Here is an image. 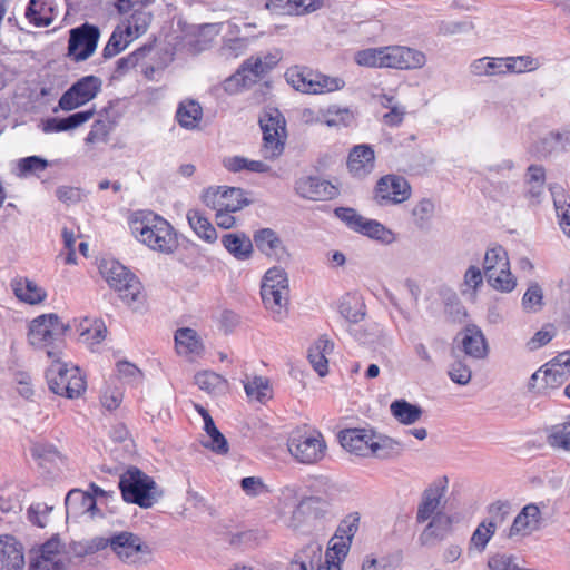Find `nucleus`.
I'll return each instance as SVG.
<instances>
[{"mask_svg":"<svg viewBox=\"0 0 570 570\" xmlns=\"http://www.w3.org/2000/svg\"><path fill=\"white\" fill-rule=\"evenodd\" d=\"M444 493L445 487L440 484H433L423 492L416 513V521L419 523L433 519L436 513H440L439 508Z\"/></svg>","mask_w":570,"mask_h":570,"instance_id":"a878e982","label":"nucleus"},{"mask_svg":"<svg viewBox=\"0 0 570 570\" xmlns=\"http://www.w3.org/2000/svg\"><path fill=\"white\" fill-rule=\"evenodd\" d=\"M222 243L228 253L239 261L249 258L253 253V243L250 238L243 233L225 234L222 238Z\"/></svg>","mask_w":570,"mask_h":570,"instance_id":"72a5a7b5","label":"nucleus"},{"mask_svg":"<svg viewBox=\"0 0 570 570\" xmlns=\"http://www.w3.org/2000/svg\"><path fill=\"white\" fill-rule=\"evenodd\" d=\"M542 521L541 509L535 503H529L522 508L509 529V538L529 535L540 529Z\"/></svg>","mask_w":570,"mask_h":570,"instance_id":"a211bd4d","label":"nucleus"},{"mask_svg":"<svg viewBox=\"0 0 570 570\" xmlns=\"http://www.w3.org/2000/svg\"><path fill=\"white\" fill-rule=\"evenodd\" d=\"M543 304V292L538 283L531 284L522 297V306L527 312H538Z\"/></svg>","mask_w":570,"mask_h":570,"instance_id":"338daca9","label":"nucleus"},{"mask_svg":"<svg viewBox=\"0 0 570 570\" xmlns=\"http://www.w3.org/2000/svg\"><path fill=\"white\" fill-rule=\"evenodd\" d=\"M100 32L95 26L85 23L70 31L68 51L77 61L86 60L96 50Z\"/></svg>","mask_w":570,"mask_h":570,"instance_id":"ddd939ff","label":"nucleus"},{"mask_svg":"<svg viewBox=\"0 0 570 570\" xmlns=\"http://www.w3.org/2000/svg\"><path fill=\"white\" fill-rule=\"evenodd\" d=\"M203 117L200 105L193 99L181 101L176 111L178 124L186 129H195Z\"/></svg>","mask_w":570,"mask_h":570,"instance_id":"c9c22d12","label":"nucleus"},{"mask_svg":"<svg viewBox=\"0 0 570 570\" xmlns=\"http://www.w3.org/2000/svg\"><path fill=\"white\" fill-rule=\"evenodd\" d=\"M102 81L96 76H86L76 81L59 99V107L70 111L92 100L101 90Z\"/></svg>","mask_w":570,"mask_h":570,"instance_id":"1a4fd4ad","label":"nucleus"},{"mask_svg":"<svg viewBox=\"0 0 570 570\" xmlns=\"http://www.w3.org/2000/svg\"><path fill=\"white\" fill-rule=\"evenodd\" d=\"M507 73H521L538 68V62L530 56L503 57Z\"/></svg>","mask_w":570,"mask_h":570,"instance_id":"0e129e2a","label":"nucleus"},{"mask_svg":"<svg viewBox=\"0 0 570 570\" xmlns=\"http://www.w3.org/2000/svg\"><path fill=\"white\" fill-rule=\"evenodd\" d=\"M344 86L345 82L342 78L314 73L312 87H309V89L312 90L313 95H320L340 90Z\"/></svg>","mask_w":570,"mask_h":570,"instance_id":"5fc2aeb1","label":"nucleus"},{"mask_svg":"<svg viewBox=\"0 0 570 570\" xmlns=\"http://www.w3.org/2000/svg\"><path fill=\"white\" fill-rule=\"evenodd\" d=\"M412 194L409 181L397 175H386L376 184L375 199L380 205L402 204L406 202Z\"/></svg>","mask_w":570,"mask_h":570,"instance_id":"9b49d317","label":"nucleus"},{"mask_svg":"<svg viewBox=\"0 0 570 570\" xmlns=\"http://www.w3.org/2000/svg\"><path fill=\"white\" fill-rule=\"evenodd\" d=\"M554 207L561 230L570 237V203H567L563 194L554 197Z\"/></svg>","mask_w":570,"mask_h":570,"instance_id":"774afa93","label":"nucleus"},{"mask_svg":"<svg viewBox=\"0 0 570 570\" xmlns=\"http://www.w3.org/2000/svg\"><path fill=\"white\" fill-rule=\"evenodd\" d=\"M94 116V110L75 112L67 118H49L43 124L45 132H59L75 129L87 122Z\"/></svg>","mask_w":570,"mask_h":570,"instance_id":"2f4dec72","label":"nucleus"},{"mask_svg":"<svg viewBox=\"0 0 570 570\" xmlns=\"http://www.w3.org/2000/svg\"><path fill=\"white\" fill-rule=\"evenodd\" d=\"M470 70L474 76H502L507 75L504 58L483 57L474 60Z\"/></svg>","mask_w":570,"mask_h":570,"instance_id":"ea45409f","label":"nucleus"},{"mask_svg":"<svg viewBox=\"0 0 570 570\" xmlns=\"http://www.w3.org/2000/svg\"><path fill=\"white\" fill-rule=\"evenodd\" d=\"M68 515L79 517L85 513L94 514L96 509L95 498L79 489L70 490L65 500Z\"/></svg>","mask_w":570,"mask_h":570,"instance_id":"bb28decb","label":"nucleus"},{"mask_svg":"<svg viewBox=\"0 0 570 570\" xmlns=\"http://www.w3.org/2000/svg\"><path fill=\"white\" fill-rule=\"evenodd\" d=\"M51 9L41 0H30L26 18L36 27H48L52 22Z\"/></svg>","mask_w":570,"mask_h":570,"instance_id":"a18cd8bd","label":"nucleus"},{"mask_svg":"<svg viewBox=\"0 0 570 570\" xmlns=\"http://www.w3.org/2000/svg\"><path fill=\"white\" fill-rule=\"evenodd\" d=\"M323 505H326V503L320 498H307L293 509L291 515L284 522L293 531L304 532L308 523V515L314 513L315 517H318V511Z\"/></svg>","mask_w":570,"mask_h":570,"instance_id":"5701e85b","label":"nucleus"},{"mask_svg":"<svg viewBox=\"0 0 570 570\" xmlns=\"http://www.w3.org/2000/svg\"><path fill=\"white\" fill-rule=\"evenodd\" d=\"M176 351L180 355H198L203 351V343L197 332L189 327L178 328L175 333Z\"/></svg>","mask_w":570,"mask_h":570,"instance_id":"473e14b6","label":"nucleus"},{"mask_svg":"<svg viewBox=\"0 0 570 570\" xmlns=\"http://www.w3.org/2000/svg\"><path fill=\"white\" fill-rule=\"evenodd\" d=\"M510 509L509 503L498 501L490 507V513L493 515V520L489 522H482L478 525L471 537V546L476 548L479 551H483L495 533L497 522H503L505 515Z\"/></svg>","mask_w":570,"mask_h":570,"instance_id":"2eb2a0df","label":"nucleus"},{"mask_svg":"<svg viewBox=\"0 0 570 570\" xmlns=\"http://www.w3.org/2000/svg\"><path fill=\"white\" fill-rule=\"evenodd\" d=\"M85 323L88 325H81L80 338L92 348L105 340L107 328L101 321H95L92 324H89V321L85 320Z\"/></svg>","mask_w":570,"mask_h":570,"instance_id":"603ef678","label":"nucleus"},{"mask_svg":"<svg viewBox=\"0 0 570 570\" xmlns=\"http://www.w3.org/2000/svg\"><path fill=\"white\" fill-rule=\"evenodd\" d=\"M100 273L109 286L118 292L120 299L132 309H139L145 302L142 285L124 265L116 261H106Z\"/></svg>","mask_w":570,"mask_h":570,"instance_id":"7ed1b4c3","label":"nucleus"},{"mask_svg":"<svg viewBox=\"0 0 570 570\" xmlns=\"http://www.w3.org/2000/svg\"><path fill=\"white\" fill-rule=\"evenodd\" d=\"M548 443L554 449L570 452V415L564 423L552 429L548 435Z\"/></svg>","mask_w":570,"mask_h":570,"instance_id":"13d9d810","label":"nucleus"},{"mask_svg":"<svg viewBox=\"0 0 570 570\" xmlns=\"http://www.w3.org/2000/svg\"><path fill=\"white\" fill-rule=\"evenodd\" d=\"M458 347L469 357L482 360L488 355V344L476 325H468L458 334Z\"/></svg>","mask_w":570,"mask_h":570,"instance_id":"f3484780","label":"nucleus"},{"mask_svg":"<svg viewBox=\"0 0 570 570\" xmlns=\"http://www.w3.org/2000/svg\"><path fill=\"white\" fill-rule=\"evenodd\" d=\"M99 547L110 548L126 564L141 563L151 553L150 547L138 534L129 531H120L107 539H101Z\"/></svg>","mask_w":570,"mask_h":570,"instance_id":"0eeeda50","label":"nucleus"},{"mask_svg":"<svg viewBox=\"0 0 570 570\" xmlns=\"http://www.w3.org/2000/svg\"><path fill=\"white\" fill-rule=\"evenodd\" d=\"M333 351V343L326 337H320L308 350V360L320 376L328 372L327 355Z\"/></svg>","mask_w":570,"mask_h":570,"instance_id":"c85d7f7f","label":"nucleus"},{"mask_svg":"<svg viewBox=\"0 0 570 570\" xmlns=\"http://www.w3.org/2000/svg\"><path fill=\"white\" fill-rule=\"evenodd\" d=\"M49 389L57 395L68 399L81 396L87 389L85 376L79 367H68L66 363L60 362V356L53 360L52 365L47 371Z\"/></svg>","mask_w":570,"mask_h":570,"instance_id":"423d86ee","label":"nucleus"},{"mask_svg":"<svg viewBox=\"0 0 570 570\" xmlns=\"http://www.w3.org/2000/svg\"><path fill=\"white\" fill-rule=\"evenodd\" d=\"M119 489L126 502L144 509L153 507L163 495L154 479L136 466L128 468L120 475Z\"/></svg>","mask_w":570,"mask_h":570,"instance_id":"20e7f679","label":"nucleus"},{"mask_svg":"<svg viewBox=\"0 0 570 570\" xmlns=\"http://www.w3.org/2000/svg\"><path fill=\"white\" fill-rule=\"evenodd\" d=\"M340 313L350 326H356L365 316V305L357 297H346L340 304Z\"/></svg>","mask_w":570,"mask_h":570,"instance_id":"de8ad7c7","label":"nucleus"},{"mask_svg":"<svg viewBox=\"0 0 570 570\" xmlns=\"http://www.w3.org/2000/svg\"><path fill=\"white\" fill-rule=\"evenodd\" d=\"M324 124L328 127L348 126L354 115L348 108H341L337 106H331L324 114Z\"/></svg>","mask_w":570,"mask_h":570,"instance_id":"052dcab7","label":"nucleus"},{"mask_svg":"<svg viewBox=\"0 0 570 570\" xmlns=\"http://www.w3.org/2000/svg\"><path fill=\"white\" fill-rule=\"evenodd\" d=\"M132 40L134 39L131 37L126 36V33L122 30V27L118 26L111 33L109 41L102 50L104 58L109 59L115 57L116 55L125 50Z\"/></svg>","mask_w":570,"mask_h":570,"instance_id":"864d4df0","label":"nucleus"},{"mask_svg":"<svg viewBox=\"0 0 570 570\" xmlns=\"http://www.w3.org/2000/svg\"><path fill=\"white\" fill-rule=\"evenodd\" d=\"M357 233H361L370 238L390 243L393 239V233L377 220L365 218L361 223Z\"/></svg>","mask_w":570,"mask_h":570,"instance_id":"3c124183","label":"nucleus"},{"mask_svg":"<svg viewBox=\"0 0 570 570\" xmlns=\"http://www.w3.org/2000/svg\"><path fill=\"white\" fill-rule=\"evenodd\" d=\"M360 525V514L358 512H352L347 514L340 523L336 529L334 539L346 540L352 543V540L355 533L358 530Z\"/></svg>","mask_w":570,"mask_h":570,"instance_id":"e2e57ef3","label":"nucleus"},{"mask_svg":"<svg viewBox=\"0 0 570 570\" xmlns=\"http://www.w3.org/2000/svg\"><path fill=\"white\" fill-rule=\"evenodd\" d=\"M348 332L357 342L373 350H377L391 343L383 327L376 323L348 326Z\"/></svg>","mask_w":570,"mask_h":570,"instance_id":"b1692460","label":"nucleus"},{"mask_svg":"<svg viewBox=\"0 0 570 570\" xmlns=\"http://www.w3.org/2000/svg\"><path fill=\"white\" fill-rule=\"evenodd\" d=\"M331 547L325 554V562L317 567V570H342L341 563L346 558L351 543L342 539H332Z\"/></svg>","mask_w":570,"mask_h":570,"instance_id":"e433bc0d","label":"nucleus"},{"mask_svg":"<svg viewBox=\"0 0 570 570\" xmlns=\"http://www.w3.org/2000/svg\"><path fill=\"white\" fill-rule=\"evenodd\" d=\"M485 278L491 287L500 292H511L517 285L510 271V264H507V268L490 269Z\"/></svg>","mask_w":570,"mask_h":570,"instance_id":"c03bdc74","label":"nucleus"},{"mask_svg":"<svg viewBox=\"0 0 570 570\" xmlns=\"http://www.w3.org/2000/svg\"><path fill=\"white\" fill-rule=\"evenodd\" d=\"M286 445L291 456L297 463L305 465L317 464L327 454V443L324 435L313 429H295L288 435Z\"/></svg>","mask_w":570,"mask_h":570,"instance_id":"39448f33","label":"nucleus"},{"mask_svg":"<svg viewBox=\"0 0 570 570\" xmlns=\"http://www.w3.org/2000/svg\"><path fill=\"white\" fill-rule=\"evenodd\" d=\"M341 445L358 456H371L375 433L365 429H346L340 432Z\"/></svg>","mask_w":570,"mask_h":570,"instance_id":"dca6fc26","label":"nucleus"},{"mask_svg":"<svg viewBox=\"0 0 570 570\" xmlns=\"http://www.w3.org/2000/svg\"><path fill=\"white\" fill-rule=\"evenodd\" d=\"M69 559L59 539L52 538L45 542L39 554L31 560L29 570H66Z\"/></svg>","mask_w":570,"mask_h":570,"instance_id":"f8f14e48","label":"nucleus"},{"mask_svg":"<svg viewBox=\"0 0 570 570\" xmlns=\"http://www.w3.org/2000/svg\"><path fill=\"white\" fill-rule=\"evenodd\" d=\"M294 190L298 197L312 202L331 200L338 195V189L331 181L312 175L298 177Z\"/></svg>","mask_w":570,"mask_h":570,"instance_id":"9d476101","label":"nucleus"},{"mask_svg":"<svg viewBox=\"0 0 570 570\" xmlns=\"http://www.w3.org/2000/svg\"><path fill=\"white\" fill-rule=\"evenodd\" d=\"M204 422V430L207 433L209 441L204 443V446L210 449L217 454H226L228 452V443L226 438L216 428L214 420L210 415H206Z\"/></svg>","mask_w":570,"mask_h":570,"instance_id":"49530a36","label":"nucleus"},{"mask_svg":"<svg viewBox=\"0 0 570 570\" xmlns=\"http://www.w3.org/2000/svg\"><path fill=\"white\" fill-rule=\"evenodd\" d=\"M288 295L286 291L261 288L263 303L276 321H282L287 314Z\"/></svg>","mask_w":570,"mask_h":570,"instance_id":"7c9ffc66","label":"nucleus"},{"mask_svg":"<svg viewBox=\"0 0 570 570\" xmlns=\"http://www.w3.org/2000/svg\"><path fill=\"white\" fill-rule=\"evenodd\" d=\"M267 67L261 58H250L242 65V68L237 71L233 79L238 80V77H242L244 81L246 79L254 81L257 77L265 73Z\"/></svg>","mask_w":570,"mask_h":570,"instance_id":"680f3d73","label":"nucleus"},{"mask_svg":"<svg viewBox=\"0 0 570 570\" xmlns=\"http://www.w3.org/2000/svg\"><path fill=\"white\" fill-rule=\"evenodd\" d=\"M253 242L259 252L278 262L285 261L289 256L282 238L272 228L256 230L253 235Z\"/></svg>","mask_w":570,"mask_h":570,"instance_id":"6ab92c4d","label":"nucleus"},{"mask_svg":"<svg viewBox=\"0 0 570 570\" xmlns=\"http://www.w3.org/2000/svg\"><path fill=\"white\" fill-rule=\"evenodd\" d=\"M569 376L553 361L548 362L534 372L529 381L530 390L546 391L559 387Z\"/></svg>","mask_w":570,"mask_h":570,"instance_id":"412c9836","label":"nucleus"},{"mask_svg":"<svg viewBox=\"0 0 570 570\" xmlns=\"http://www.w3.org/2000/svg\"><path fill=\"white\" fill-rule=\"evenodd\" d=\"M195 384L208 394H220L226 390L227 381L212 371H203L195 375Z\"/></svg>","mask_w":570,"mask_h":570,"instance_id":"79ce46f5","label":"nucleus"},{"mask_svg":"<svg viewBox=\"0 0 570 570\" xmlns=\"http://www.w3.org/2000/svg\"><path fill=\"white\" fill-rule=\"evenodd\" d=\"M263 131L262 154L265 159H275L284 150L286 127L283 115L277 109H268L259 118Z\"/></svg>","mask_w":570,"mask_h":570,"instance_id":"6e6552de","label":"nucleus"},{"mask_svg":"<svg viewBox=\"0 0 570 570\" xmlns=\"http://www.w3.org/2000/svg\"><path fill=\"white\" fill-rule=\"evenodd\" d=\"M507 264H510L507 250L500 246H493L485 252L483 271L484 276L489 274L490 269L507 268Z\"/></svg>","mask_w":570,"mask_h":570,"instance_id":"4d7b16f0","label":"nucleus"},{"mask_svg":"<svg viewBox=\"0 0 570 570\" xmlns=\"http://www.w3.org/2000/svg\"><path fill=\"white\" fill-rule=\"evenodd\" d=\"M244 389L249 399L261 403H265L267 400L272 399V387L267 377L253 376L252 379H247L244 382Z\"/></svg>","mask_w":570,"mask_h":570,"instance_id":"a19ab883","label":"nucleus"},{"mask_svg":"<svg viewBox=\"0 0 570 570\" xmlns=\"http://www.w3.org/2000/svg\"><path fill=\"white\" fill-rule=\"evenodd\" d=\"M10 287L16 298L28 305H39L47 298L46 289L28 277L17 276L12 278Z\"/></svg>","mask_w":570,"mask_h":570,"instance_id":"4be33fe9","label":"nucleus"},{"mask_svg":"<svg viewBox=\"0 0 570 570\" xmlns=\"http://www.w3.org/2000/svg\"><path fill=\"white\" fill-rule=\"evenodd\" d=\"M222 197L224 205L222 204L219 210L238 212L247 204L240 188L223 187Z\"/></svg>","mask_w":570,"mask_h":570,"instance_id":"bf43d9fd","label":"nucleus"},{"mask_svg":"<svg viewBox=\"0 0 570 570\" xmlns=\"http://www.w3.org/2000/svg\"><path fill=\"white\" fill-rule=\"evenodd\" d=\"M68 325L57 314H42L33 318L28 328V342L36 350L45 351L49 358L61 354L63 336Z\"/></svg>","mask_w":570,"mask_h":570,"instance_id":"f03ea898","label":"nucleus"},{"mask_svg":"<svg viewBox=\"0 0 570 570\" xmlns=\"http://www.w3.org/2000/svg\"><path fill=\"white\" fill-rule=\"evenodd\" d=\"M24 550L12 535H0V570H24Z\"/></svg>","mask_w":570,"mask_h":570,"instance_id":"aec40b11","label":"nucleus"},{"mask_svg":"<svg viewBox=\"0 0 570 570\" xmlns=\"http://www.w3.org/2000/svg\"><path fill=\"white\" fill-rule=\"evenodd\" d=\"M403 445L401 442L382 435L375 434V441L371 451V456H375L382 460L397 458L403 452Z\"/></svg>","mask_w":570,"mask_h":570,"instance_id":"58836bf2","label":"nucleus"},{"mask_svg":"<svg viewBox=\"0 0 570 570\" xmlns=\"http://www.w3.org/2000/svg\"><path fill=\"white\" fill-rule=\"evenodd\" d=\"M261 288L289 292L287 273L281 267L269 268L263 277Z\"/></svg>","mask_w":570,"mask_h":570,"instance_id":"6e6d98bb","label":"nucleus"},{"mask_svg":"<svg viewBox=\"0 0 570 570\" xmlns=\"http://www.w3.org/2000/svg\"><path fill=\"white\" fill-rule=\"evenodd\" d=\"M48 167V161L39 156H29L18 160L17 176L27 177L28 175L43 171Z\"/></svg>","mask_w":570,"mask_h":570,"instance_id":"69168bd1","label":"nucleus"},{"mask_svg":"<svg viewBox=\"0 0 570 570\" xmlns=\"http://www.w3.org/2000/svg\"><path fill=\"white\" fill-rule=\"evenodd\" d=\"M390 411L394 419L404 425L414 424L423 414L419 405L411 404L403 399L393 401L390 405Z\"/></svg>","mask_w":570,"mask_h":570,"instance_id":"4c0bfd02","label":"nucleus"},{"mask_svg":"<svg viewBox=\"0 0 570 570\" xmlns=\"http://www.w3.org/2000/svg\"><path fill=\"white\" fill-rule=\"evenodd\" d=\"M314 73L312 71L303 70L298 67H292L285 72L287 82L297 91L305 94H312L309 87H312Z\"/></svg>","mask_w":570,"mask_h":570,"instance_id":"8fccbe9b","label":"nucleus"},{"mask_svg":"<svg viewBox=\"0 0 570 570\" xmlns=\"http://www.w3.org/2000/svg\"><path fill=\"white\" fill-rule=\"evenodd\" d=\"M425 63L423 52L401 46L382 47V68L414 69Z\"/></svg>","mask_w":570,"mask_h":570,"instance_id":"4468645a","label":"nucleus"},{"mask_svg":"<svg viewBox=\"0 0 570 570\" xmlns=\"http://www.w3.org/2000/svg\"><path fill=\"white\" fill-rule=\"evenodd\" d=\"M129 13V17L125 19L120 27H122L127 37L137 39L147 31L153 16L145 7H137Z\"/></svg>","mask_w":570,"mask_h":570,"instance_id":"cd10ccee","label":"nucleus"},{"mask_svg":"<svg viewBox=\"0 0 570 570\" xmlns=\"http://www.w3.org/2000/svg\"><path fill=\"white\" fill-rule=\"evenodd\" d=\"M374 150L368 145H357L350 151L347 168L354 177L367 176L374 169Z\"/></svg>","mask_w":570,"mask_h":570,"instance_id":"393cba45","label":"nucleus"},{"mask_svg":"<svg viewBox=\"0 0 570 570\" xmlns=\"http://www.w3.org/2000/svg\"><path fill=\"white\" fill-rule=\"evenodd\" d=\"M129 226L135 238L153 250L171 254L178 246L174 227L161 216L139 210L132 214Z\"/></svg>","mask_w":570,"mask_h":570,"instance_id":"f257e3e1","label":"nucleus"},{"mask_svg":"<svg viewBox=\"0 0 570 570\" xmlns=\"http://www.w3.org/2000/svg\"><path fill=\"white\" fill-rule=\"evenodd\" d=\"M187 220L195 234L206 243L213 244L217 239V232L209 219L198 208L187 212Z\"/></svg>","mask_w":570,"mask_h":570,"instance_id":"c756f323","label":"nucleus"},{"mask_svg":"<svg viewBox=\"0 0 570 570\" xmlns=\"http://www.w3.org/2000/svg\"><path fill=\"white\" fill-rule=\"evenodd\" d=\"M452 528V520L445 513H436L420 535L422 544L431 540H443Z\"/></svg>","mask_w":570,"mask_h":570,"instance_id":"f704fd0d","label":"nucleus"},{"mask_svg":"<svg viewBox=\"0 0 570 570\" xmlns=\"http://www.w3.org/2000/svg\"><path fill=\"white\" fill-rule=\"evenodd\" d=\"M322 549L318 546H311L296 556L288 567V570H317L321 566Z\"/></svg>","mask_w":570,"mask_h":570,"instance_id":"37998d69","label":"nucleus"},{"mask_svg":"<svg viewBox=\"0 0 570 570\" xmlns=\"http://www.w3.org/2000/svg\"><path fill=\"white\" fill-rule=\"evenodd\" d=\"M435 205L430 198H422L411 209L413 224L423 229L429 226L434 216Z\"/></svg>","mask_w":570,"mask_h":570,"instance_id":"09e8293b","label":"nucleus"}]
</instances>
